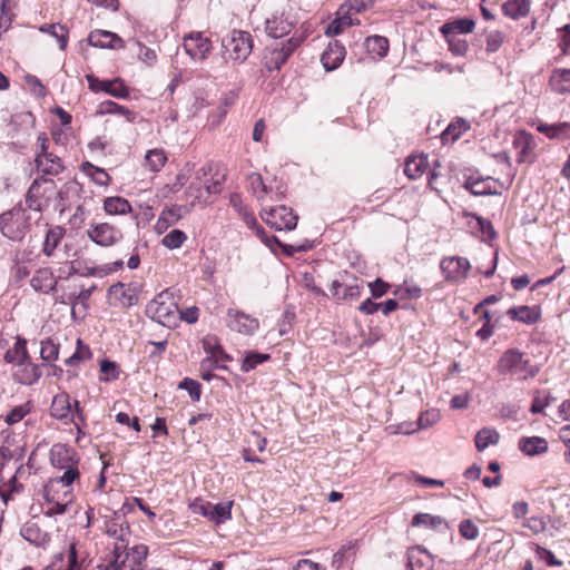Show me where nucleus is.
Returning a JSON list of instances; mask_svg holds the SVG:
<instances>
[{"label":"nucleus","instance_id":"29","mask_svg":"<svg viewBox=\"0 0 570 570\" xmlns=\"http://www.w3.org/2000/svg\"><path fill=\"white\" fill-rule=\"evenodd\" d=\"M549 86L553 92L570 95V69H554L550 76Z\"/></svg>","mask_w":570,"mask_h":570},{"label":"nucleus","instance_id":"17","mask_svg":"<svg viewBox=\"0 0 570 570\" xmlns=\"http://www.w3.org/2000/svg\"><path fill=\"white\" fill-rule=\"evenodd\" d=\"M88 42L92 47L107 48V49H122L125 41L111 31L94 30L89 33Z\"/></svg>","mask_w":570,"mask_h":570},{"label":"nucleus","instance_id":"42","mask_svg":"<svg viewBox=\"0 0 570 570\" xmlns=\"http://www.w3.org/2000/svg\"><path fill=\"white\" fill-rule=\"evenodd\" d=\"M514 148L518 150V161L523 163L528 160V153L533 146V138L525 131L519 132L513 141Z\"/></svg>","mask_w":570,"mask_h":570},{"label":"nucleus","instance_id":"53","mask_svg":"<svg viewBox=\"0 0 570 570\" xmlns=\"http://www.w3.org/2000/svg\"><path fill=\"white\" fill-rule=\"evenodd\" d=\"M186 240H187V235L183 230L173 229L163 237L161 244L169 249H176V248L181 247V245Z\"/></svg>","mask_w":570,"mask_h":570},{"label":"nucleus","instance_id":"20","mask_svg":"<svg viewBox=\"0 0 570 570\" xmlns=\"http://www.w3.org/2000/svg\"><path fill=\"white\" fill-rule=\"evenodd\" d=\"M434 560L432 556L420 547H415L407 552V568L409 570H432Z\"/></svg>","mask_w":570,"mask_h":570},{"label":"nucleus","instance_id":"59","mask_svg":"<svg viewBox=\"0 0 570 570\" xmlns=\"http://www.w3.org/2000/svg\"><path fill=\"white\" fill-rule=\"evenodd\" d=\"M505 36L502 31L494 30L487 35V51L489 53L497 52L503 45Z\"/></svg>","mask_w":570,"mask_h":570},{"label":"nucleus","instance_id":"55","mask_svg":"<svg viewBox=\"0 0 570 570\" xmlns=\"http://www.w3.org/2000/svg\"><path fill=\"white\" fill-rule=\"evenodd\" d=\"M248 184L253 194L257 199L262 200L266 194H268L267 186L264 184L263 178L257 173H252L248 178Z\"/></svg>","mask_w":570,"mask_h":570},{"label":"nucleus","instance_id":"5","mask_svg":"<svg viewBox=\"0 0 570 570\" xmlns=\"http://www.w3.org/2000/svg\"><path fill=\"white\" fill-rule=\"evenodd\" d=\"M308 35L307 29L296 30L295 33L282 43L281 47L276 46L265 57V67L269 70H279L281 67L287 61L291 55L301 46Z\"/></svg>","mask_w":570,"mask_h":570},{"label":"nucleus","instance_id":"2","mask_svg":"<svg viewBox=\"0 0 570 570\" xmlns=\"http://www.w3.org/2000/svg\"><path fill=\"white\" fill-rule=\"evenodd\" d=\"M498 371L503 375L515 376L519 380L533 377L538 373V367L532 365L529 358L517 348L508 350L498 362Z\"/></svg>","mask_w":570,"mask_h":570},{"label":"nucleus","instance_id":"9","mask_svg":"<svg viewBox=\"0 0 570 570\" xmlns=\"http://www.w3.org/2000/svg\"><path fill=\"white\" fill-rule=\"evenodd\" d=\"M88 238L102 247H110L119 243L124 234L115 225L109 223H92L87 229Z\"/></svg>","mask_w":570,"mask_h":570},{"label":"nucleus","instance_id":"34","mask_svg":"<svg viewBox=\"0 0 570 570\" xmlns=\"http://www.w3.org/2000/svg\"><path fill=\"white\" fill-rule=\"evenodd\" d=\"M30 356L27 351V341L21 337H17L13 347L9 348L4 353V361L9 364H12V366H16L18 363L24 362Z\"/></svg>","mask_w":570,"mask_h":570},{"label":"nucleus","instance_id":"7","mask_svg":"<svg viewBox=\"0 0 570 570\" xmlns=\"http://www.w3.org/2000/svg\"><path fill=\"white\" fill-rule=\"evenodd\" d=\"M148 312L160 324L170 325L176 321V315L179 312L178 305L175 301L174 293L165 289L159 293L148 305Z\"/></svg>","mask_w":570,"mask_h":570},{"label":"nucleus","instance_id":"15","mask_svg":"<svg viewBox=\"0 0 570 570\" xmlns=\"http://www.w3.org/2000/svg\"><path fill=\"white\" fill-rule=\"evenodd\" d=\"M227 326L243 335H253L259 327L257 318L237 309H228Z\"/></svg>","mask_w":570,"mask_h":570},{"label":"nucleus","instance_id":"1","mask_svg":"<svg viewBox=\"0 0 570 570\" xmlns=\"http://www.w3.org/2000/svg\"><path fill=\"white\" fill-rule=\"evenodd\" d=\"M148 554L145 544H136L127 551L126 543H115L110 557L98 566L101 570H142Z\"/></svg>","mask_w":570,"mask_h":570},{"label":"nucleus","instance_id":"49","mask_svg":"<svg viewBox=\"0 0 570 570\" xmlns=\"http://www.w3.org/2000/svg\"><path fill=\"white\" fill-rule=\"evenodd\" d=\"M81 170L85 175L90 177L97 185L106 186L109 183L108 174L104 169L96 167L89 161L82 163Z\"/></svg>","mask_w":570,"mask_h":570},{"label":"nucleus","instance_id":"37","mask_svg":"<svg viewBox=\"0 0 570 570\" xmlns=\"http://www.w3.org/2000/svg\"><path fill=\"white\" fill-rule=\"evenodd\" d=\"M65 234L66 229L61 226H53L50 229H48L42 247V252L46 256H52L55 249L58 247V245L65 237Z\"/></svg>","mask_w":570,"mask_h":570},{"label":"nucleus","instance_id":"40","mask_svg":"<svg viewBox=\"0 0 570 570\" xmlns=\"http://www.w3.org/2000/svg\"><path fill=\"white\" fill-rule=\"evenodd\" d=\"M39 31L55 38L61 50L67 48L69 32L65 26L60 23L43 24L39 28Z\"/></svg>","mask_w":570,"mask_h":570},{"label":"nucleus","instance_id":"39","mask_svg":"<svg viewBox=\"0 0 570 570\" xmlns=\"http://www.w3.org/2000/svg\"><path fill=\"white\" fill-rule=\"evenodd\" d=\"M233 501H225L220 503L210 502V521L215 524H222L232 519Z\"/></svg>","mask_w":570,"mask_h":570},{"label":"nucleus","instance_id":"13","mask_svg":"<svg viewBox=\"0 0 570 570\" xmlns=\"http://www.w3.org/2000/svg\"><path fill=\"white\" fill-rule=\"evenodd\" d=\"M184 49L194 60H205L212 52L213 46L209 38L202 32H190L184 38Z\"/></svg>","mask_w":570,"mask_h":570},{"label":"nucleus","instance_id":"4","mask_svg":"<svg viewBox=\"0 0 570 570\" xmlns=\"http://www.w3.org/2000/svg\"><path fill=\"white\" fill-rule=\"evenodd\" d=\"M226 59L244 62L253 50V39L249 32L233 30L223 39Z\"/></svg>","mask_w":570,"mask_h":570},{"label":"nucleus","instance_id":"45","mask_svg":"<svg viewBox=\"0 0 570 570\" xmlns=\"http://www.w3.org/2000/svg\"><path fill=\"white\" fill-rule=\"evenodd\" d=\"M365 48L370 53L382 58L385 57L389 51V40L382 36H371L365 40Z\"/></svg>","mask_w":570,"mask_h":570},{"label":"nucleus","instance_id":"50","mask_svg":"<svg viewBox=\"0 0 570 570\" xmlns=\"http://www.w3.org/2000/svg\"><path fill=\"white\" fill-rule=\"evenodd\" d=\"M445 38L449 50L458 57H464L469 51V43L465 39L461 38L460 36H449L443 35Z\"/></svg>","mask_w":570,"mask_h":570},{"label":"nucleus","instance_id":"24","mask_svg":"<svg viewBox=\"0 0 570 570\" xmlns=\"http://www.w3.org/2000/svg\"><path fill=\"white\" fill-rule=\"evenodd\" d=\"M36 165L43 175L56 176L63 170V165L57 155L49 153L47 155H36Z\"/></svg>","mask_w":570,"mask_h":570},{"label":"nucleus","instance_id":"22","mask_svg":"<svg viewBox=\"0 0 570 570\" xmlns=\"http://www.w3.org/2000/svg\"><path fill=\"white\" fill-rule=\"evenodd\" d=\"M30 284L37 292L49 293L50 291L55 289L57 285V278L55 277L51 268L43 267L36 271L30 281Z\"/></svg>","mask_w":570,"mask_h":570},{"label":"nucleus","instance_id":"16","mask_svg":"<svg viewBox=\"0 0 570 570\" xmlns=\"http://www.w3.org/2000/svg\"><path fill=\"white\" fill-rule=\"evenodd\" d=\"M41 375L40 365L32 363L30 357L11 368L12 380L21 385H33L39 381Z\"/></svg>","mask_w":570,"mask_h":570},{"label":"nucleus","instance_id":"47","mask_svg":"<svg viewBox=\"0 0 570 570\" xmlns=\"http://www.w3.org/2000/svg\"><path fill=\"white\" fill-rule=\"evenodd\" d=\"M500 435L494 429L484 428L475 435V446L479 451L485 450L489 445L497 444Z\"/></svg>","mask_w":570,"mask_h":570},{"label":"nucleus","instance_id":"6","mask_svg":"<svg viewBox=\"0 0 570 570\" xmlns=\"http://www.w3.org/2000/svg\"><path fill=\"white\" fill-rule=\"evenodd\" d=\"M56 193V185L52 179H35L28 189L26 204L29 209L41 213L49 206L52 195Z\"/></svg>","mask_w":570,"mask_h":570},{"label":"nucleus","instance_id":"12","mask_svg":"<svg viewBox=\"0 0 570 570\" xmlns=\"http://www.w3.org/2000/svg\"><path fill=\"white\" fill-rule=\"evenodd\" d=\"M112 304L122 308H128L138 303L139 289L134 283H116L108 289Z\"/></svg>","mask_w":570,"mask_h":570},{"label":"nucleus","instance_id":"41","mask_svg":"<svg viewBox=\"0 0 570 570\" xmlns=\"http://www.w3.org/2000/svg\"><path fill=\"white\" fill-rule=\"evenodd\" d=\"M99 115L106 114H117L124 116L128 122H134L136 119V114L130 109L118 105L111 100L104 101L99 105V109L97 111Z\"/></svg>","mask_w":570,"mask_h":570},{"label":"nucleus","instance_id":"21","mask_svg":"<svg viewBox=\"0 0 570 570\" xmlns=\"http://www.w3.org/2000/svg\"><path fill=\"white\" fill-rule=\"evenodd\" d=\"M293 27L294 22L284 13L274 16L265 22V31L273 38H281L288 35Z\"/></svg>","mask_w":570,"mask_h":570},{"label":"nucleus","instance_id":"46","mask_svg":"<svg viewBox=\"0 0 570 570\" xmlns=\"http://www.w3.org/2000/svg\"><path fill=\"white\" fill-rule=\"evenodd\" d=\"M219 188L215 184L213 187L206 186L203 187L202 184L198 183H191L190 186L186 190V196L188 199H190V205L194 206L197 202H199L204 194L210 195L212 193H218Z\"/></svg>","mask_w":570,"mask_h":570},{"label":"nucleus","instance_id":"19","mask_svg":"<svg viewBox=\"0 0 570 570\" xmlns=\"http://www.w3.org/2000/svg\"><path fill=\"white\" fill-rule=\"evenodd\" d=\"M345 55V48L337 40H334L328 43L323 52L321 57L322 65L327 71L335 70L343 62Z\"/></svg>","mask_w":570,"mask_h":570},{"label":"nucleus","instance_id":"36","mask_svg":"<svg viewBox=\"0 0 570 570\" xmlns=\"http://www.w3.org/2000/svg\"><path fill=\"white\" fill-rule=\"evenodd\" d=\"M503 13L518 20L525 17L530 11V0H508L502 4Z\"/></svg>","mask_w":570,"mask_h":570},{"label":"nucleus","instance_id":"48","mask_svg":"<svg viewBox=\"0 0 570 570\" xmlns=\"http://www.w3.org/2000/svg\"><path fill=\"white\" fill-rule=\"evenodd\" d=\"M229 203L247 226H255L254 214L243 204L242 197L238 194H232Z\"/></svg>","mask_w":570,"mask_h":570},{"label":"nucleus","instance_id":"35","mask_svg":"<svg viewBox=\"0 0 570 570\" xmlns=\"http://www.w3.org/2000/svg\"><path fill=\"white\" fill-rule=\"evenodd\" d=\"M337 14L338 17L326 27L325 35L328 37L340 35L347 27L360 23L358 20L354 21L347 12H344L342 7H340Z\"/></svg>","mask_w":570,"mask_h":570},{"label":"nucleus","instance_id":"3","mask_svg":"<svg viewBox=\"0 0 570 570\" xmlns=\"http://www.w3.org/2000/svg\"><path fill=\"white\" fill-rule=\"evenodd\" d=\"M29 215L21 206H16L0 216V229L4 237L20 242L29 230Z\"/></svg>","mask_w":570,"mask_h":570},{"label":"nucleus","instance_id":"18","mask_svg":"<svg viewBox=\"0 0 570 570\" xmlns=\"http://www.w3.org/2000/svg\"><path fill=\"white\" fill-rule=\"evenodd\" d=\"M50 462L55 468L63 470L70 465L78 464V459H76L73 449L65 444H55L50 450Z\"/></svg>","mask_w":570,"mask_h":570},{"label":"nucleus","instance_id":"63","mask_svg":"<svg viewBox=\"0 0 570 570\" xmlns=\"http://www.w3.org/2000/svg\"><path fill=\"white\" fill-rule=\"evenodd\" d=\"M68 567L65 570H79L80 569V560L83 561L85 558L80 557L77 543L72 542L69 547V551L67 553Z\"/></svg>","mask_w":570,"mask_h":570},{"label":"nucleus","instance_id":"51","mask_svg":"<svg viewBox=\"0 0 570 570\" xmlns=\"http://www.w3.org/2000/svg\"><path fill=\"white\" fill-rule=\"evenodd\" d=\"M146 165L151 171H159L167 161V156L163 149L149 150L146 155Z\"/></svg>","mask_w":570,"mask_h":570},{"label":"nucleus","instance_id":"62","mask_svg":"<svg viewBox=\"0 0 570 570\" xmlns=\"http://www.w3.org/2000/svg\"><path fill=\"white\" fill-rule=\"evenodd\" d=\"M189 509L194 514H199L210 521V502L196 498L189 503Z\"/></svg>","mask_w":570,"mask_h":570},{"label":"nucleus","instance_id":"33","mask_svg":"<svg viewBox=\"0 0 570 570\" xmlns=\"http://www.w3.org/2000/svg\"><path fill=\"white\" fill-rule=\"evenodd\" d=\"M519 449L527 455H538L548 451V442L540 436L521 438Z\"/></svg>","mask_w":570,"mask_h":570},{"label":"nucleus","instance_id":"58","mask_svg":"<svg viewBox=\"0 0 570 570\" xmlns=\"http://www.w3.org/2000/svg\"><path fill=\"white\" fill-rule=\"evenodd\" d=\"M373 4V0H347L341 7L344 12H347L351 17L353 13H360Z\"/></svg>","mask_w":570,"mask_h":570},{"label":"nucleus","instance_id":"23","mask_svg":"<svg viewBox=\"0 0 570 570\" xmlns=\"http://www.w3.org/2000/svg\"><path fill=\"white\" fill-rule=\"evenodd\" d=\"M50 413L58 420H73L72 405L67 393H59L53 397L50 406Z\"/></svg>","mask_w":570,"mask_h":570},{"label":"nucleus","instance_id":"10","mask_svg":"<svg viewBox=\"0 0 570 570\" xmlns=\"http://www.w3.org/2000/svg\"><path fill=\"white\" fill-rule=\"evenodd\" d=\"M261 217L266 224L277 230H292L297 225V216L293 214L291 208L284 205L262 209Z\"/></svg>","mask_w":570,"mask_h":570},{"label":"nucleus","instance_id":"27","mask_svg":"<svg viewBox=\"0 0 570 570\" xmlns=\"http://www.w3.org/2000/svg\"><path fill=\"white\" fill-rule=\"evenodd\" d=\"M21 535L37 547H46L50 541L48 533L42 531L36 522H26L21 528Z\"/></svg>","mask_w":570,"mask_h":570},{"label":"nucleus","instance_id":"31","mask_svg":"<svg viewBox=\"0 0 570 570\" xmlns=\"http://www.w3.org/2000/svg\"><path fill=\"white\" fill-rule=\"evenodd\" d=\"M538 131L546 135L550 139H570V122L540 124Z\"/></svg>","mask_w":570,"mask_h":570},{"label":"nucleus","instance_id":"26","mask_svg":"<svg viewBox=\"0 0 570 570\" xmlns=\"http://www.w3.org/2000/svg\"><path fill=\"white\" fill-rule=\"evenodd\" d=\"M475 28V21L469 18L454 19L440 27L442 35L460 36L471 33Z\"/></svg>","mask_w":570,"mask_h":570},{"label":"nucleus","instance_id":"30","mask_svg":"<svg viewBox=\"0 0 570 570\" xmlns=\"http://www.w3.org/2000/svg\"><path fill=\"white\" fill-rule=\"evenodd\" d=\"M429 161L426 155L411 156L405 161L404 174L410 179H416L421 177L428 169Z\"/></svg>","mask_w":570,"mask_h":570},{"label":"nucleus","instance_id":"57","mask_svg":"<svg viewBox=\"0 0 570 570\" xmlns=\"http://www.w3.org/2000/svg\"><path fill=\"white\" fill-rule=\"evenodd\" d=\"M59 345L55 344L51 340L41 342L40 356L46 362H52L58 358Z\"/></svg>","mask_w":570,"mask_h":570},{"label":"nucleus","instance_id":"14","mask_svg":"<svg viewBox=\"0 0 570 570\" xmlns=\"http://www.w3.org/2000/svg\"><path fill=\"white\" fill-rule=\"evenodd\" d=\"M88 87L94 92L104 91L115 98L129 97V90L120 78L112 80H100L94 75H87Z\"/></svg>","mask_w":570,"mask_h":570},{"label":"nucleus","instance_id":"25","mask_svg":"<svg viewBox=\"0 0 570 570\" xmlns=\"http://www.w3.org/2000/svg\"><path fill=\"white\" fill-rule=\"evenodd\" d=\"M507 315L514 321L531 325L540 320V308L537 306H518L508 309Z\"/></svg>","mask_w":570,"mask_h":570},{"label":"nucleus","instance_id":"61","mask_svg":"<svg viewBox=\"0 0 570 570\" xmlns=\"http://www.w3.org/2000/svg\"><path fill=\"white\" fill-rule=\"evenodd\" d=\"M189 509L194 514H199L210 521V502L196 498L189 503Z\"/></svg>","mask_w":570,"mask_h":570},{"label":"nucleus","instance_id":"38","mask_svg":"<svg viewBox=\"0 0 570 570\" xmlns=\"http://www.w3.org/2000/svg\"><path fill=\"white\" fill-rule=\"evenodd\" d=\"M491 181L492 179L490 177H470L465 181V188L476 196L498 194L495 190L492 189Z\"/></svg>","mask_w":570,"mask_h":570},{"label":"nucleus","instance_id":"56","mask_svg":"<svg viewBox=\"0 0 570 570\" xmlns=\"http://www.w3.org/2000/svg\"><path fill=\"white\" fill-rule=\"evenodd\" d=\"M31 411L30 403H24L13 407L4 417V422L9 425H13L20 422Z\"/></svg>","mask_w":570,"mask_h":570},{"label":"nucleus","instance_id":"28","mask_svg":"<svg viewBox=\"0 0 570 570\" xmlns=\"http://www.w3.org/2000/svg\"><path fill=\"white\" fill-rule=\"evenodd\" d=\"M65 472L62 475L51 479L46 487L47 497L49 493L56 491L59 487L68 488L70 487L75 480L79 478L78 464L70 465L69 468L63 469Z\"/></svg>","mask_w":570,"mask_h":570},{"label":"nucleus","instance_id":"32","mask_svg":"<svg viewBox=\"0 0 570 570\" xmlns=\"http://www.w3.org/2000/svg\"><path fill=\"white\" fill-rule=\"evenodd\" d=\"M45 499L47 505L43 510V513L48 517H55L63 514L67 511L68 504L72 501V495L70 491H65L63 499L55 501L53 497H51V493H49V497H47V492L45 491Z\"/></svg>","mask_w":570,"mask_h":570},{"label":"nucleus","instance_id":"64","mask_svg":"<svg viewBox=\"0 0 570 570\" xmlns=\"http://www.w3.org/2000/svg\"><path fill=\"white\" fill-rule=\"evenodd\" d=\"M178 387L187 390L193 401H199L202 391L197 381L186 377L179 383Z\"/></svg>","mask_w":570,"mask_h":570},{"label":"nucleus","instance_id":"54","mask_svg":"<svg viewBox=\"0 0 570 570\" xmlns=\"http://www.w3.org/2000/svg\"><path fill=\"white\" fill-rule=\"evenodd\" d=\"M411 523L413 527L438 528L444 523V520L441 517H434L429 513H416Z\"/></svg>","mask_w":570,"mask_h":570},{"label":"nucleus","instance_id":"43","mask_svg":"<svg viewBox=\"0 0 570 570\" xmlns=\"http://www.w3.org/2000/svg\"><path fill=\"white\" fill-rule=\"evenodd\" d=\"M104 209L109 215H125L131 212V206L122 197H108L104 202Z\"/></svg>","mask_w":570,"mask_h":570},{"label":"nucleus","instance_id":"60","mask_svg":"<svg viewBox=\"0 0 570 570\" xmlns=\"http://www.w3.org/2000/svg\"><path fill=\"white\" fill-rule=\"evenodd\" d=\"M91 293H92V289H91V288H89V289H82L78 295H70V296L68 297V301H66L63 297H61V298H60V303H63V304H66V303H70V304H71V315H72V317H76V313H77V312H76V308H77V305H78L79 303L85 304V303L89 299V297H90Z\"/></svg>","mask_w":570,"mask_h":570},{"label":"nucleus","instance_id":"11","mask_svg":"<svg viewBox=\"0 0 570 570\" xmlns=\"http://www.w3.org/2000/svg\"><path fill=\"white\" fill-rule=\"evenodd\" d=\"M440 268L448 282L461 283L466 279L471 265L465 257L451 256L441 261Z\"/></svg>","mask_w":570,"mask_h":570},{"label":"nucleus","instance_id":"44","mask_svg":"<svg viewBox=\"0 0 570 570\" xmlns=\"http://www.w3.org/2000/svg\"><path fill=\"white\" fill-rule=\"evenodd\" d=\"M469 128L470 125L465 119H458L455 122L450 124L442 132L443 142H454Z\"/></svg>","mask_w":570,"mask_h":570},{"label":"nucleus","instance_id":"52","mask_svg":"<svg viewBox=\"0 0 570 570\" xmlns=\"http://www.w3.org/2000/svg\"><path fill=\"white\" fill-rule=\"evenodd\" d=\"M269 357H271L269 354L258 353V352H248L243 360L240 370L245 373L249 372V371L254 370L258 364H262V363L268 361Z\"/></svg>","mask_w":570,"mask_h":570},{"label":"nucleus","instance_id":"8","mask_svg":"<svg viewBox=\"0 0 570 570\" xmlns=\"http://www.w3.org/2000/svg\"><path fill=\"white\" fill-rule=\"evenodd\" d=\"M330 291L337 301L353 302L361 296L362 282L355 275L345 272L332 282Z\"/></svg>","mask_w":570,"mask_h":570}]
</instances>
